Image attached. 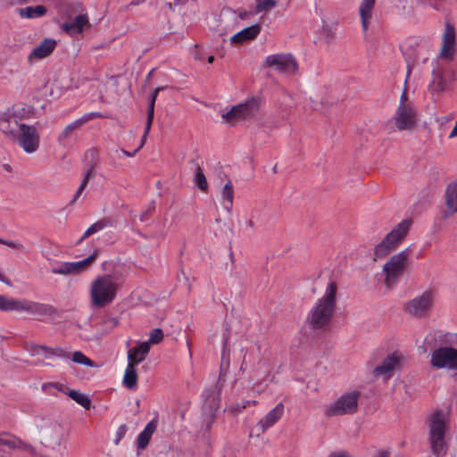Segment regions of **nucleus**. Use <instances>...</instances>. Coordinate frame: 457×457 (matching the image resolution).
I'll use <instances>...</instances> for the list:
<instances>
[{
    "label": "nucleus",
    "mask_w": 457,
    "mask_h": 457,
    "mask_svg": "<svg viewBox=\"0 0 457 457\" xmlns=\"http://www.w3.org/2000/svg\"><path fill=\"white\" fill-rule=\"evenodd\" d=\"M425 343L431 349V368L457 372V334L436 330L426 337Z\"/></svg>",
    "instance_id": "nucleus-1"
},
{
    "label": "nucleus",
    "mask_w": 457,
    "mask_h": 457,
    "mask_svg": "<svg viewBox=\"0 0 457 457\" xmlns=\"http://www.w3.org/2000/svg\"><path fill=\"white\" fill-rule=\"evenodd\" d=\"M337 283L331 281L324 295L318 299L307 316L306 322L311 328L327 329L330 326L337 307Z\"/></svg>",
    "instance_id": "nucleus-2"
},
{
    "label": "nucleus",
    "mask_w": 457,
    "mask_h": 457,
    "mask_svg": "<svg viewBox=\"0 0 457 457\" xmlns=\"http://www.w3.org/2000/svg\"><path fill=\"white\" fill-rule=\"evenodd\" d=\"M120 278L115 275L104 274L96 277L91 283L90 304L94 308H104L116 297L120 288Z\"/></svg>",
    "instance_id": "nucleus-3"
},
{
    "label": "nucleus",
    "mask_w": 457,
    "mask_h": 457,
    "mask_svg": "<svg viewBox=\"0 0 457 457\" xmlns=\"http://www.w3.org/2000/svg\"><path fill=\"white\" fill-rule=\"evenodd\" d=\"M446 429V416L445 412L441 410L436 411L432 416L428 435L431 451L436 457L445 455L447 452Z\"/></svg>",
    "instance_id": "nucleus-4"
},
{
    "label": "nucleus",
    "mask_w": 457,
    "mask_h": 457,
    "mask_svg": "<svg viewBox=\"0 0 457 457\" xmlns=\"http://www.w3.org/2000/svg\"><path fill=\"white\" fill-rule=\"evenodd\" d=\"M410 251L403 250L396 254L392 255L383 266V273L385 275V286L387 288L394 287L404 275L409 267Z\"/></svg>",
    "instance_id": "nucleus-5"
},
{
    "label": "nucleus",
    "mask_w": 457,
    "mask_h": 457,
    "mask_svg": "<svg viewBox=\"0 0 457 457\" xmlns=\"http://www.w3.org/2000/svg\"><path fill=\"white\" fill-rule=\"evenodd\" d=\"M411 220H403L397 224L374 248V260L382 259L394 251L407 235Z\"/></svg>",
    "instance_id": "nucleus-6"
},
{
    "label": "nucleus",
    "mask_w": 457,
    "mask_h": 457,
    "mask_svg": "<svg viewBox=\"0 0 457 457\" xmlns=\"http://www.w3.org/2000/svg\"><path fill=\"white\" fill-rule=\"evenodd\" d=\"M359 397L360 392L358 391H352L342 395L337 401L326 406L325 415L327 417H335L354 414L358 411Z\"/></svg>",
    "instance_id": "nucleus-7"
},
{
    "label": "nucleus",
    "mask_w": 457,
    "mask_h": 457,
    "mask_svg": "<svg viewBox=\"0 0 457 457\" xmlns=\"http://www.w3.org/2000/svg\"><path fill=\"white\" fill-rule=\"evenodd\" d=\"M260 104L257 98H252L245 103L233 106L230 111L222 113V119L234 125L235 123L254 117L259 111Z\"/></svg>",
    "instance_id": "nucleus-8"
},
{
    "label": "nucleus",
    "mask_w": 457,
    "mask_h": 457,
    "mask_svg": "<svg viewBox=\"0 0 457 457\" xmlns=\"http://www.w3.org/2000/svg\"><path fill=\"white\" fill-rule=\"evenodd\" d=\"M11 139L28 154L35 153L39 147L40 137L35 126L22 123Z\"/></svg>",
    "instance_id": "nucleus-9"
},
{
    "label": "nucleus",
    "mask_w": 457,
    "mask_h": 457,
    "mask_svg": "<svg viewBox=\"0 0 457 457\" xmlns=\"http://www.w3.org/2000/svg\"><path fill=\"white\" fill-rule=\"evenodd\" d=\"M395 125L397 129L411 130L418 122V109L416 105L399 104L395 115Z\"/></svg>",
    "instance_id": "nucleus-10"
},
{
    "label": "nucleus",
    "mask_w": 457,
    "mask_h": 457,
    "mask_svg": "<svg viewBox=\"0 0 457 457\" xmlns=\"http://www.w3.org/2000/svg\"><path fill=\"white\" fill-rule=\"evenodd\" d=\"M435 293L426 290L422 295L411 299L405 304V311L414 317H423L431 309L434 303Z\"/></svg>",
    "instance_id": "nucleus-11"
},
{
    "label": "nucleus",
    "mask_w": 457,
    "mask_h": 457,
    "mask_svg": "<svg viewBox=\"0 0 457 457\" xmlns=\"http://www.w3.org/2000/svg\"><path fill=\"white\" fill-rule=\"evenodd\" d=\"M98 253L94 252L86 259L74 262H62L52 269V273L60 275H78L87 270L96 259Z\"/></svg>",
    "instance_id": "nucleus-12"
},
{
    "label": "nucleus",
    "mask_w": 457,
    "mask_h": 457,
    "mask_svg": "<svg viewBox=\"0 0 457 457\" xmlns=\"http://www.w3.org/2000/svg\"><path fill=\"white\" fill-rule=\"evenodd\" d=\"M265 65L273 68L281 73L294 74L297 70V63L291 54H277L266 57Z\"/></svg>",
    "instance_id": "nucleus-13"
},
{
    "label": "nucleus",
    "mask_w": 457,
    "mask_h": 457,
    "mask_svg": "<svg viewBox=\"0 0 457 457\" xmlns=\"http://www.w3.org/2000/svg\"><path fill=\"white\" fill-rule=\"evenodd\" d=\"M41 433L43 443L53 449L59 447L66 437L65 428L56 422L44 428Z\"/></svg>",
    "instance_id": "nucleus-14"
},
{
    "label": "nucleus",
    "mask_w": 457,
    "mask_h": 457,
    "mask_svg": "<svg viewBox=\"0 0 457 457\" xmlns=\"http://www.w3.org/2000/svg\"><path fill=\"white\" fill-rule=\"evenodd\" d=\"M103 115L100 112H89L84 114L81 118L74 120L73 122L68 124L62 131L59 134L57 137V142L62 146H66L70 138L72 137V135L76 129H80L87 122L91 120L94 118H102Z\"/></svg>",
    "instance_id": "nucleus-15"
},
{
    "label": "nucleus",
    "mask_w": 457,
    "mask_h": 457,
    "mask_svg": "<svg viewBox=\"0 0 457 457\" xmlns=\"http://www.w3.org/2000/svg\"><path fill=\"white\" fill-rule=\"evenodd\" d=\"M455 53V29L454 27L446 23L442 37V47L439 56L443 59L452 61Z\"/></svg>",
    "instance_id": "nucleus-16"
},
{
    "label": "nucleus",
    "mask_w": 457,
    "mask_h": 457,
    "mask_svg": "<svg viewBox=\"0 0 457 457\" xmlns=\"http://www.w3.org/2000/svg\"><path fill=\"white\" fill-rule=\"evenodd\" d=\"M445 208L442 212L444 219H447L457 212V179L450 183L445 194Z\"/></svg>",
    "instance_id": "nucleus-17"
},
{
    "label": "nucleus",
    "mask_w": 457,
    "mask_h": 457,
    "mask_svg": "<svg viewBox=\"0 0 457 457\" xmlns=\"http://www.w3.org/2000/svg\"><path fill=\"white\" fill-rule=\"evenodd\" d=\"M399 361L400 355L397 353L388 355L380 365L374 369L373 375L375 377L384 376L386 379L390 378L394 370L399 365Z\"/></svg>",
    "instance_id": "nucleus-18"
},
{
    "label": "nucleus",
    "mask_w": 457,
    "mask_h": 457,
    "mask_svg": "<svg viewBox=\"0 0 457 457\" xmlns=\"http://www.w3.org/2000/svg\"><path fill=\"white\" fill-rule=\"evenodd\" d=\"M283 413L284 405L282 403H279L272 410H270L263 419H262L257 423V436H260V434L264 433L266 429L272 427L282 417Z\"/></svg>",
    "instance_id": "nucleus-19"
},
{
    "label": "nucleus",
    "mask_w": 457,
    "mask_h": 457,
    "mask_svg": "<svg viewBox=\"0 0 457 457\" xmlns=\"http://www.w3.org/2000/svg\"><path fill=\"white\" fill-rule=\"evenodd\" d=\"M57 46L56 40L45 38L39 46L35 47L28 56V62L32 63L35 60H41L49 56Z\"/></svg>",
    "instance_id": "nucleus-20"
},
{
    "label": "nucleus",
    "mask_w": 457,
    "mask_h": 457,
    "mask_svg": "<svg viewBox=\"0 0 457 457\" xmlns=\"http://www.w3.org/2000/svg\"><path fill=\"white\" fill-rule=\"evenodd\" d=\"M22 123L7 109L0 113V130L10 138L16 133Z\"/></svg>",
    "instance_id": "nucleus-21"
},
{
    "label": "nucleus",
    "mask_w": 457,
    "mask_h": 457,
    "mask_svg": "<svg viewBox=\"0 0 457 457\" xmlns=\"http://www.w3.org/2000/svg\"><path fill=\"white\" fill-rule=\"evenodd\" d=\"M88 23L87 15L86 13L78 14L70 21L63 22L61 26L62 29L70 35H77L82 32L85 25Z\"/></svg>",
    "instance_id": "nucleus-22"
},
{
    "label": "nucleus",
    "mask_w": 457,
    "mask_h": 457,
    "mask_svg": "<svg viewBox=\"0 0 457 457\" xmlns=\"http://www.w3.org/2000/svg\"><path fill=\"white\" fill-rule=\"evenodd\" d=\"M448 87V81L445 78V71L439 66L433 69L432 80L428 86V88L433 93H441L446 90Z\"/></svg>",
    "instance_id": "nucleus-23"
},
{
    "label": "nucleus",
    "mask_w": 457,
    "mask_h": 457,
    "mask_svg": "<svg viewBox=\"0 0 457 457\" xmlns=\"http://www.w3.org/2000/svg\"><path fill=\"white\" fill-rule=\"evenodd\" d=\"M150 350V345L148 342H143L137 347H134L128 351L129 362L137 365L143 361Z\"/></svg>",
    "instance_id": "nucleus-24"
},
{
    "label": "nucleus",
    "mask_w": 457,
    "mask_h": 457,
    "mask_svg": "<svg viewBox=\"0 0 457 457\" xmlns=\"http://www.w3.org/2000/svg\"><path fill=\"white\" fill-rule=\"evenodd\" d=\"M260 32L261 25L254 24L235 34L233 37H231L230 41L232 43H243L246 40H252L255 38L260 34Z\"/></svg>",
    "instance_id": "nucleus-25"
},
{
    "label": "nucleus",
    "mask_w": 457,
    "mask_h": 457,
    "mask_svg": "<svg viewBox=\"0 0 457 457\" xmlns=\"http://www.w3.org/2000/svg\"><path fill=\"white\" fill-rule=\"evenodd\" d=\"M156 428H157V420H153L146 424L144 430L137 436V445L138 449L143 450L147 446V445L152 437V435L156 430Z\"/></svg>",
    "instance_id": "nucleus-26"
},
{
    "label": "nucleus",
    "mask_w": 457,
    "mask_h": 457,
    "mask_svg": "<svg viewBox=\"0 0 457 457\" xmlns=\"http://www.w3.org/2000/svg\"><path fill=\"white\" fill-rule=\"evenodd\" d=\"M376 0H362L360 5L359 12L361 21V27L364 30L368 29L369 21L372 16Z\"/></svg>",
    "instance_id": "nucleus-27"
},
{
    "label": "nucleus",
    "mask_w": 457,
    "mask_h": 457,
    "mask_svg": "<svg viewBox=\"0 0 457 457\" xmlns=\"http://www.w3.org/2000/svg\"><path fill=\"white\" fill-rule=\"evenodd\" d=\"M32 302L27 299H16L8 297L7 312L16 311L30 314Z\"/></svg>",
    "instance_id": "nucleus-28"
},
{
    "label": "nucleus",
    "mask_w": 457,
    "mask_h": 457,
    "mask_svg": "<svg viewBox=\"0 0 457 457\" xmlns=\"http://www.w3.org/2000/svg\"><path fill=\"white\" fill-rule=\"evenodd\" d=\"M135 366L136 364L129 362L123 377V385L129 390H134L137 386V373Z\"/></svg>",
    "instance_id": "nucleus-29"
},
{
    "label": "nucleus",
    "mask_w": 457,
    "mask_h": 457,
    "mask_svg": "<svg viewBox=\"0 0 457 457\" xmlns=\"http://www.w3.org/2000/svg\"><path fill=\"white\" fill-rule=\"evenodd\" d=\"M47 10L44 5L27 6L18 9L19 15L23 19H34L42 17L46 13Z\"/></svg>",
    "instance_id": "nucleus-30"
},
{
    "label": "nucleus",
    "mask_w": 457,
    "mask_h": 457,
    "mask_svg": "<svg viewBox=\"0 0 457 457\" xmlns=\"http://www.w3.org/2000/svg\"><path fill=\"white\" fill-rule=\"evenodd\" d=\"M55 313L56 309L54 306L37 302H32L30 315L42 318L45 316H52Z\"/></svg>",
    "instance_id": "nucleus-31"
},
{
    "label": "nucleus",
    "mask_w": 457,
    "mask_h": 457,
    "mask_svg": "<svg viewBox=\"0 0 457 457\" xmlns=\"http://www.w3.org/2000/svg\"><path fill=\"white\" fill-rule=\"evenodd\" d=\"M221 198L223 200V207L228 212H231L234 199V188L232 181L228 179L221 190Z\"/></svg>",
    "instance_id": "nucleus-32"
},
{
    "label": "nucleus",
    "mask_w": 457,
    "mask_h": 457,
    "mask_svg": "<svg viewBox=\"0 0 457 457\" xmlns=\"http://www.w3.org/2000/svg\"><path fill=\"white\" fill-rule=\"evenodd\" d=\"M220 390L221 386H220L217 383L214 386L213 390H206L204 394V395L207 397V402L210 403L212 419L214 417L213 412L219 408V395L220 394Z\"/></svg>",
    "instance_id": "nucleus-33"
},
{
    "label": "nucleus",
    "mask_w": 457,
    "mask_h": 457,
    "mask_svg": "<svg viewBox=\"0 0 457 457\" xmlns=\"http://www.w3.org/2000/svg\"><path fill=\"white\" fill-rule=\"evenodd\" d=\"M96 165V163L95 162H89L88 168H87V172H86V174L84 176V179H83L80 186L79 187L78 190L76 191V193H75V195L73 196V199L71 201V204H74L79 199V197L81 195L82 192L84 191L85 187H87L89 179L95 177V175H96V172H95Z\"/></svg>",
    "instance_id": "nucleus-34"
},
{
    "label": "nucleus",
    "mask_w": 457,
    "mask_h": 457,
    "mask_svg": "<svg viewBox=\"0 0 457 457\" xmlns=\"http://www.w3.org/2000/svg\"><path fill=\"white\" fill-rule=\"evenodd\" d=\"M2 446H7L10 449H32L31 445L23 443L21 439L12 436H9L7 437H0V447ZM0 450H2V448H0Z\"/></svg>",
    "instance_id": "nucleus-35"
},
{
    "label": "nucleus",
    "mask_w": 457,
    "mask_h": 457,
    "mask_svg": "<svg viewBox=\"0 0 457 457\" xmlns=\"http://www.w3.org/2000/svg\"><path fill=\"white\" fill-rule=\"evenodd\" d=\"M110 224L109 220L106 219L100 220L91 225L83 234V236L78 240L77 245H79L82 241H84L88 237L94 235L95 233L104 229Z\"/></svg>",
    "instance_id": "nucleus-36"
},
{
    "label": "nucleus",
    "mask_w": 457,
    "mask_h": 457,
    "mask_svg": "<svg viewBox=\"0 0 457 457\" xmlns=\"http://www.w3.org/2000/svg\"><path fill=\"white\" fill-rule=\"evenodd\" d=\"M162 89V87L155 88L151 96V99H150V103H149V106H148V110H147L145 134L148 133L151 129L154 116V104H155L156 97L158 96L159 91Z\"/></svg>",
    "instance_id": "nucleus-37"
},
{
    "label": "nucleus",
    "mask_w": 457,
    "mask_h": 457,
    "mask_svg": "<svg viewBox=\"0 0 457 457\" xmlns=\"http://www.w3.org/2000/svg\"><path fill=\"white\" fill-rule=\"evenodd\" d=\"M194 184L202 191L206 192L208 189V183L205 175L199 164L195 163V175L193 178Z\"/></svg>",
    "instance_id": "nucleus-38"
},
{
    "label": "nucleus",
    "mask_w": 457,
    "mask_h": 457,
    "mask_svg": "<svg viewBox=\"0 0 457 457\" xmlns=\"http://www.w3.org/2000/svg\"><path fill=\"white\" fill-rule=\"evenodd\" d=\"M8 109L11 111L12 115L16 117L20 121L30 117L31 114V108L28 105L14 104Z\"/></svg>",
    "instance_id": "nucleus-39"
},
{
    "label": "nucleus",
    "mask_w": 457,
    "mask_h": 457,
    "mask_svg": "<svg viewBox=\"0 0 457 457\" xmlns=\"http://www.w3.org/2000/svg\"><path fill=\"white\" fill-rule=\"evenodd\" d=\"M68 395L86 410L90 409L91 401L86 395H83L76 390H70L68 392Z\"/></svg>",
    "instance_id": "nucleus-40"
},
{
    "label": "nucleus",
    "mask_w": 457,
    "mask_h": 457,
    "mask_svg": "<svg viewBox=\"0 0 457 457\" xmlns=\"http://www.w3.org/2000/svg\"><path fill=\"white\" fill-rule=\"evenodd\" d=\"M70 359L72 360V361L83 364L88 367H97L98 365L96 364L93 361H91L89 358H87L82 352L76 351L74 353H71L70 354Z\"/></svg>",
    "instance_id": "nucleus-41"
},
{
    "label": "nucleus",
    "mask_w": 457,
    "mask_h": 457,
    "mask_svg": "<svg viewBox=\"0 0 457 457\" xmlns=\"http://www.w3.org/2000/svg\"><path fill=\"white\" fill-rule=\"evenodd\" d=\"M249 404H256V401H245L242 403H232L228 408L227 411L231 414H236L240 412L242 410L245 409Z\"/></svg>",
    "instance_id": "nucleus-42"
},
{
    "label": "nucleus",
    "mask_w": 457,
    "mask_h": 457,
    "mask_svg": "<svg viewBox=\"0 0 457 457\" xmlns=\"http://www.w3.org/2000/svg\"><path fill=\"white\" fill-rule=\"evenodd\" d=\"M163 338V332L161 328H154L150 332L149 340L147 341L150 344H158Z\"/></svg>",
    "instance_id": "nucleus-43"
},
{
    "label": "nucleus",
    "mask_w": 457,
    "mask_h": 457,
    "mask_svg": "<svg viewBox=\"0 0 457 457\" xmlns=\"http://www.w3.org/2000/svg\"><path fill=\"white\" fill-rule=\"evenodd\" d=\"M276 6V1L275 0H263L260 3H258L256 6V12H261L263 11H269Z\"/></svg>",
    "instance_id": "nucleus-44"
},
{
    "label": "nucleus",
    "mask_w": 457,
    "mask_h": 457,
    "mask_svg": "<svg viewBox=\"0 0 457 457\" xmlns=\"http://www.w3.org/2000/svg\"><path fill=\"white\" fill-rule=\"evenodd\" d=\"M196 1L197 0H174L173 3H168L167 6L170 11L174 12L177 8H180L188 3L195 4Z\"/></svg>",
    "instance_id": "nucleus-45"
},
{
    "label": "nucleus",
    "mask_w": 457,
    "mask_h": 457,
    "mask_svg": "<svg viewBox=\"0 0 457 457\" xmlns=\"http://www.w3.org/2000/svg\"><path fill=\"white\" fill-rule=\"evenodd\" d=\"M54 350V348H50L44 345H32L31 346V353L32 354H38L40 351H44L46 353L52 355V351Z\"/></svg>",
    "instance_id": "nucleus-46"
},
{
    "label": "nucleus",
    "mask_w": 457,
    "mask_h": 457,
    "mask_svg": "<svg viewBox=\"0 0 457 457\" xmlns=\"http://www.w3.org/2000/svg\"><path fill=\"white\" fill-rule=\"evenodd\" d=\"M127 430H128V428L125 424H122L120 425L118 429H117V432H116V438L114 440V444L115 445H118L120 443V441L121 440V438L125 436V434L127 433Z\"/></svg>",
    "instance_id": "nucleus-47"
},
{
    "label": "nucleus",
    "mask_w": 457,
    "mask_h": 457,
    "mask_svg": "<svg viewBox=\"0 0 457 457\" xmlns=\"http://www.w3.org/2000/svg\"><path fill=\"white\" fill-rule=\"evenodd\" d=\"M0 244L5 245L14 248V249H18V250H21V251L24 250L23 245H21V243H18V242L8 241V240L0 238Z\"/></svg>",
    "instance_id": "nucleus-48"
},
{
    "label": "nucleus",
    "mask_w": 457,
    "mask_h": 457,
    "mask_svg": "<svg viewBox=\"0 0 457 457\" xmlns=\"http://www.w3.org/2000/svg\"><path fill=\"white\" fill-rule=\"evenodd\" d=\"M70 354H71V353H68L60 347H56V348H54V350L52 351L53 356H57V357H62V358H70Z\"/></svg>",
    "instance_id": "nucleus-49"
},
{
    "label": "nucleus",
    "mask_w": 457,
    "mask_h": 457,
    "mask_svg": "<svg viewBox=\"0 0 457 457\" xmlns=\"http://www.w3.org/2000/svg\"><path fill=\"white\" fill-rule=\"evenodd\" d=\"M399 104L415 105L411 100H409L406 90H403L402 93Z\"/></svg>",
    "instance_id": "nucleus-50"
},
{
    "label": "nucleus",
    "mask_w": 457,
    "mask_h": 457,
    "mask_svg": "<svg viewBox=\"0 0 457 457\" xmlns=\"http://www.w3.org/2000/svg\"><path fill=\"white\" fill-rule=\"evenodd\" d=\"M8 297L4 295H0V311L7 312Z\"/></svg>",
    "instance_id": "nucleus-51"
},
{
    "label": "nucleus",
    "mask_w": 457,
    "mask_h": 457,
    "mask_svg": "<svg viewBox=\"0 0 457 457\" xmlns=\"http://www.w3.org/2000/svg\"><path fill=\"white\" fill-rule=\"evenodd\" d=\"M104 324L108 326L110 328H113L118 326L119 321L115 318H109L104 321Z\"/></svg>",
    "instance_id": "nucleus-52"
},
{
    "label": "nucleus",
    "mask_w": 457,
    "mask_h": 457,
    "mask_svg": "<svg viewBox=\"0 0 457 457\" xmlns=\"http://www.w3.org/2000/svg\"><path fill=\"white\" fill-rule=\"evenodd\" d=\"M104 324L108 326L110 328H113L118 326L119 321L115 318H109L104 321Z\"/></svg>",
    "instance_id": "nucleus-53"
},
{
    "label": "nucleus",
    "mask_w": 457,
    "mask_h": 457,
    "mask_svg": "<svg viewBox=\"0 0 457 457\" xmlns=\"http://www.w3.org/2000/svg\"><path fill=\"white\" fill-rule=\"evenodd\" d=\"M390 450H379L377 454L374 457H389L390 456Z\"/></svg>",
    "instance_id": "nucleus-54"
},
{
    "label": "nucleus",
    "mask_w": 457,
    "mask_h": 457,
    "mask_svg": "<svg viewBox=\"0 0 457 457\" xmlns=\"http://www.w3.org/2000/svg\"><path fill=\"white\" fill-rule=\"evenodd\" d=\"M150 214V210L143 211L139 216L140 221H145Z\"/></svg>",
    "instance_id": "nucleus-55"
},
{
    "label": "nucleus",
    "mask_w": 457,
    "mask_h": 457,
    "mask_svg": "<svg viewBox=\"0 0 457 457\" xmlns=\"http://www.w3.org/2000/svg\"><path fill=\"white\" fill-rule=\"evenodd\" d=\"M90 156L92 159H95L97 156V151L95 148H91L86 153V157Z\"/></svg>",
    "instance_id": "nucleus-56"
},
{
    "label": "nucleus",
    "mask_w": 457,
    "mask_h": 457,
    "mask_svg": "<svg viewBox=\"0 0 457 457\" xmlns=\"http://www.w3.org/2000/svg\"><path fill=\"white\" fill-rule=\"evenodd\" d=\"M0 281L4 282L6 285H11L10 280L5 278V276L0 271Z\"/></svg>",
    "instance_id": "nucleus-57"
},
{
    "label": "nucleus",
    "mask_w": 457,
    "mask_h": 457,
    "mask_svg": "<svg viewBox=\"0 0 457 457\" xmlns=\"http://www.w3.org/2000/svg\"><path fill=\"white\" fill-rule=\"evenodd\" d=\"M457 137V122L450 133V137Z\"/></svg>",
    "instance_id": "nucleus-58"
},
{
    "label": "nucleus",
    "mask_w": 457,
    "mask_h": 457,
    "mask_svg": "<svg viewBox=\"0 0 457 457\" xmlns=\"http://www.w3.org/2000/svg\"><path fill=\"white\" fill-rule=\"evenodd\" d=\"M78 7H80V4L79 3H76V4L69 5L67 8L68 9H75V8H78ZM67 15H70L69 14V10H67Z\"/></svg>",
    "instance_id": "nucleus-59"
},
{
    "label": "nucleus",
    "mask_w": 457,
    "mask_h": 457,
    "mask_svg": "<svg viewBox=\"0 0 457 457\" xmlns=\"http://www.w3.org/2000/svg\"><path fill=\"white\" fill-rule=\"evenodd\" d=\"M155 209V204L154 202H152L149 204L148 207L146 208V210H150V213H152V212Z\"/></svg>",
    "instance_id": "nucleus-60"
},
{
    "label": "nucleus",
    "mask_w": 457,
    "mask_h": 457,
    "mask_svg": "<svg viewBox=\"0 0 457 457\" xmlns=\"http://www.w3.org/2000/svg\"><path fill=\"white\" fill-rule=\"evenodd\" d=\"M147 134H148V133H146V134H145V131L144 132V135H143V137H142V140H141V144H140V145L137 147V149H138V150H139V149L144 145L145 141V137H146V135H147Z\"/></svg>",
    "instance_id": "nucleus-61"
},
{
    "label": "nucleus",
    "mask_w": 457,
    "mask_h": 457,
    "mask_svg": "<svg viewBox=\"0 0 457 457\" xmlns=\"http://www.w3.org/2000/svg\"><path fill=\"white\" fill-rule=\"evenodd\" d=\"M145 1V0H132L130 4L131 5H138V4H142V3H144Z\"/></svg>",
    "instance_id": "nucleus-62"
},
{
    "label": "nucleus",
    "mask_w": 457,
    "mask_h": 457,
    "mask_svg": "<svg viewBox=\"0 0 457 457\" xmlns=\"http://www.w3.org/2000/svg\"><path fill=\"white\" fill-rule=\"evenodd\" d=\"M138 151V149L137 148L134 152L130 153V152H128L126 150H123V154L127 156H133Z\"/></svg>",
    "instance_id": "nucleus-63"
},
{
    "label": "nucleus",
    "mask_w": 457,
    "mask_h": 457,
    "mask_svg": "<svg viewBox=\"0 0 457 457\" xmlns=\"http://www.w3.org/2000/svg\"><path fill=\"white\" fill-rule=\"evenodd\" d=\"M248 16H249V12H241V13L239 14V17H240L242 20H245V19L248 18Z\"/></svg>",
    "instance_id": "nucleus-64"
}]
</instances>
